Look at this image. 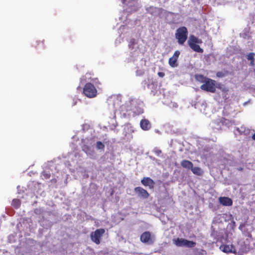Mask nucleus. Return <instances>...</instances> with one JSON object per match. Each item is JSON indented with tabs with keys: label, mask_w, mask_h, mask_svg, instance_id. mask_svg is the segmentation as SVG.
Wrapping results in <instances>:
<instances>
[{
	"label": "nucleus",
	"mask_w": 255,
	"mask_h": 255,
	"mask_svg": "<svg viewBox=\"0 0 255 255\" xmlns=\"http://www.w3.org/2000/svg\"><path fill=\"white\" fill-rule=\"evenodd\" d=\"M219 249L221 251L226 254H237L236 248L233 245H222Z\"/></svg>",
	"instance_id": "nucleus-7"
},
{
	"label": "nucleus",
	"mask_w": 255,
	"mask_h": 255,
	"mask_svg": "<svg viewBox=\"0 0 255 255\" xmlns=\"http://www.w3.org/2000/svg\"><path fill=\"white\" fill-rule=\"evenodd\" d=\"M236 130L240 134L247 135L249 133V129L246 128L245 127L242 126L240 128H236Z\"/></svg>",
	"instance_id": "nucleus-16"
},
{
	"label": "nucleus",
	"mask_w": 255,
	"mask_h": 255,
	"mask_svg": "<svg viewBox=\"0 0 255 255\" xmlns=\"http://www.w3.org/2000/svg\"><path fill=\"white\" fill-rule=\"evenodd\" d=\"M252 138L255 140V133L253 135Z\"/></svg>",
	"instance_id": "nucleus-31"
},
{
	"label": "nucleus",
	"mask_w": 255,
	"mask_h": 255,
	"mask_svg": "<svg viewBox=\"0 0 255 255\" xmlns=\"http://www.w3.org/2000/svg\"><path fill=\"white\" fill-rule=\"evenodd\" d=\"M105 232V230L104 229L100 228L97 229L95 232L91 233L90 238L91 240L97 245L100 244L101 238Z\"/></svg>",
	"instance_id": "nucleus-6"
},
{
	"label": "nucleus",
	"mask_w": 255,
	"mask_h": 255,
	"mask_svg": "<svg viewBox=\"0 0 255 255\" xmlns=\"http://www.w3.org/2000/svg\"><path fill=\"white\" fill-rule=\"evenodd\" d=\"M255 53L253 52H250L247 55V58L248 60L250 61V65L254 66L255 64Z\"/></svg>",
	"instance_id": "nucleus-17"
},
{
	"label": "nucleus",
	"mask_w": 255,
	"mask_h": 255,
	"mask_svg": "<svg viewBox=\"0 0 255 255\" xmlns=\"http://www.w3.org/2000/svg\"><path fill=\"white\" fill-rule=\"evenodd\" d=\"M135 43V39L134 38L130 39L128 45L129 48L133 49Z\"/></svg>",
	"instance_id": "nucleus-25"
},
{
	"label": "nucleus",
	"mask_w": 255,
	"mask_h": 255,
	"mask_svg": "<svg viewBox=\"0 0 255 255\" xmlns=\"http://www.w3.org/2000/svg\"><path fill=\"white\" fill-rule=\"evenodd\" d=\"M123 3H125L127 0H121Z\"/></svg>",
	"instance_id": "nucleus-32"
},
{
	"label": "nucleus",
	"mask_w": 255,
	"mask_h": 255,
	"mask_svg": "<svg viewBox=\"0 0 255 255\" xmlns=\"http://www.w3.org/2000/svg\"><path fill=\"white\" fill-rule=\"evenodd\" d=\"M33 46L36 48H38L39 46H41L42 48H44V42L43 41H36L33 44Z\"/></svg>",
	"instance_id": "nucleus-21"
},
{
	"label": "nucleus",
	"mask_w": 255,
	"mask_h": 255,
	"mask_svg": "<svg viewBox=\"0 0 255 255\" xmlns=\"http://www.w3.org/2000/svg\"><path fill=\"white\" fill-rule=\"evenodd\" d=\"M84 95L89 98H93L97 95V90L94 85L90 82L86 83L83 89Z\"/></svg>",
	"instance_id": "nucleus-3"
},
{
	"label": "nucleus",
	"mask_w": 255,
	"mask_h": 255,
	"mask_svg": "<svg viewBox=\"0 0 255 255\" xmlns=\"http://www.w3.org/2000/svg\"><path fill=\"white\" fill-rule=\"evenodd\" d=\"M82 150L86 153H88V152H89V151L90 150V147L85 144H83L82 146Z\"/></svg>",
	"instance_id": "nucleus-24"
},
{
	"label": "nucleus",
	"mask_w": 255,
	"mask_h": 255,
	"mask_svg": "<svg viewBox=\"0 0 255 255\" xmlns=\"http://www.w3.org/2000/svg\"><path fill=\"white\" fill-rule=\"evenodd\" d=\"M96 148L98 149H104L105 148V145L100 141H98L96 142Z\"/></svg>",
	"instance_id": "nucleus-23"
},
{
	"label": "nucleus",
	"mask_w": 255,
	"mask_h": 255,
	"mask_svg": "<svg viewBox=\"0 0 255 255\" xmlns=\"http://www.w3.org/2000/svg\"><path fill=\"white\" fill-rule=\"evenodd\" d=\"M43 175L46 179L49 178L50 176V174L47 173H43Z\"/></svg>",
	"instance_id": "nucleus-28"
},
{
	"label": "nucleus",
	"mask_w": 255,
	"mask_h": 255,
	"mask_svg": "<svg viewBox=\"0 0 255 255\" xmlns=\"http://www.w3.org/2000/svg\"><path fill=\"white\" fill-rule=\"evenodd\" d=\"M77 89H81V87H80V86H79V87H78Z\"/></svg>",
	"instance_id": "nucleus-33"
},
{
	"label": "nucleus",
	"mask_w": 255,
	"mask_h": 255,
	"mask_svg": "<svg viewBox=\"0 0 255 255\" xmlns=\"http://www.w3.org/2000/svg\"><path fill=\"white\" fill-rule=\"evenodd\" d=\"M195 77L197 81L200 83H203V84L207 80V79H208L207 77H205L204 76L201 74H196L195 75Z\"/></svg>",
	"instance_id": "nucleus-19"
},
{
	"label": "nucleus",
	"mask_w": 255,
	"mask_h": 255,
	"mask_svg": "<svg viewBox=\"0 0 255 255\" xmlns=\"http://www.w3.org/2000/svg\"><path fill=\"white\" fill-rule=\"evenodd\" d=\"M134 191L137 194L138 197L142 199H147L149 196L148 192L141 187H136L134 188Z\"/></svg>",
	"instance_id": "nucleus-8"
},
{
	"label": "nucleus",
	"mask_w": 255,
	"mask_h": 255,
	"mask_svg": "<svg viewBox=\"0 0 255 255\" xmlns=\"http://www.w3.org/2000/svg\"><path fill=\"white\" fill-rule=\"evenodd\" d=\"M141 183L144 186H148L151 189H153L155 184L154 181L150 177H143Z\"/></svg>",
	"instance_id": "nucleus-10"
},
{
	"label": "nucleus",
	"mask_w": 255,
	"mask_h": 255,
	"mask_svg": "<svg viewBox=\"0 0 255 255\" xmlns=\"http://www.w3.org/2000/svg\"><path fill=\"white\" fill-rule=\"evenodd\" d=\"M82 80H84L85 82L87 81H90V82H93L95 84H96L97 82L96 80H98L97 78H92L91 76V74L90 73H87L81 79Z\"/></svg>",
	"instance_id": "nucleus-14"
},
{
	"label": "nucleus",
	"mask_w": 255,
	"mask_h": 255,
	"mask_svg": "<svg viewBox=\"0 0 255 255\" xmlns=\"http://www.w3.org/2000/svg\"><path fill=\"white\" fill-rule=\"evenodd\" d=\"M216 81L208 78L204 84L200 86V88L202 90L213 93L216 90Z\"/></svg>",
	"instance_id": "nucleus-5"
},
{
	"label": "nucleus",
	"mask_w": 255,
	"mask_h": 255,
	"mask_svg": "<svg viewBox=\"0 0 255 255\" xmlns=\"http://www.w3.org/2000/svg\"><path fill=\"white\" fill-rule=\"evenodd\" d=\"M140 239L142 243H149L151 240L150 233L148 231L144 232L141 235Z\"/></svg>",
	"instance_id": "nucleus-12"
},
{
	"label": "nucleus",
	"mask_w": 255,
	"mask_h": 255,
	"mask_svg": "<svg viewBox=\"0 0 255 255\" xmlns=\"http://www.w3.org/2000/svg\"><path fill=\"white\" fill-rule=\"evenodd\" d=\"M154 152L155 153V154L156 155L159 156L160 155V154L161 153L162 151L160 149H159L156 148L154 149Z\"/></svg>",
	"instance_id": "nucleus-26"
},
{
	"label": "nucleus",
	"mask_w": 255,
	"mask_h": 255,
	"mask_svg": "<svg viewBox=\"0 0 255 255\" xmlns=\"http://www.w3.org/2000/svg\"><path fill=\"white\" fill-rule=\"evenodd\" d=\"M191 171L192 172L196 175H202L203 174V171L201 169V168L199 167H193L192 166V168H191Z\"/></svg>",
	"instance_id": "nucleus-18"
},
{
	"label": "nucleus",
	"mask_w": 255,
	"mask_h": 255,
	"mask_svg": "<svg viewBox=\"0 0 255 255\" xmlns=\"http://www.w3.org/2000/svg\"><path fill=\"white\" fill-rule=\"evenodd\" d=\"M188 31L185 26H181L177 29L175 36L180 45H183L188 38Z\"/></svg>",
	"instance_id": "nucleus-1"
},
{
	"label": "nucleus",
	"mask_w": 255,
	"mask_h": 255,
	"mask_svg": "<svg viewBox=\"0 0 255 255\" xmlns=\"http://www.w3.org/2000/svg\"><path fill=\"white\" fill-rule=\"evenodd\" d=\"M221 204L224 206H231L233 205V201L229 197H221L219 198Z\"/></svg>",
	"instance_id": "nucleus-11"
},
{
	"label": "nucleus",
	"mask_w": 255,
	"mask_h": 255,
	"mask_svg": "<svg viewBox=\"0 0 255 255\" xmlns=\"http://www.w3.org/2000/svg\"><path fill=\"white\" fill-rule=\"evenodd\" d=\"M96 82H97V83H96V84H95L96 85H97L101 84V83H100V82L99 81V80H98H98H96Z\"/></svg>",
	"instance_id": "nucleus-29"
},
{
	"label": "nucleus",
	"mask_w": 255,
	"mask_h": 255,
	"mask_svg": "<svg viewBox=\"0 0 255 255\" xmlns=\"http://www.w3.org/2000/svg\"><path fill=\"white\" fill-rule=\"evenodd\" d=\"M181 165L184 168L191 169V168L192 167V166H193V164L192 162L189 160H183L181 162Z\"/></svg>",
	"instance_id": "nucleus-15"
},
{
	"label": "nucleus",
	"mask_w": 255,
	"mask_h": 255,
	"mask_svg": "<svg viewBox=\"0 0 255 255\" xmlns=\"http://www.w3.org/2000/svg\"><path fill=\"white\" fill-rule=\"evenodd\" d=\"M238 170L239 171H242L243 170V168L242 167H240L238 168Z\"/></svg>",
	"instance_id": "nucleus-30"
},
{
	"label": "nucleus",
	"mask_w": 255,
	"mask_h": 255,
	"mask_svg": "<svg viewBox=\"0 0 255 255\" xmlns=\"http://www.w3.org/2000/svg\"><path fill=\"white\" fill-rule=\"evenodd\" d=\"M173 243L177 247H185L189 248H194L196 245L195 242L179 238L174 239L173 240Z\"/></svg>",
	"instance_id": "nucleus-4"
},
{
	"label": "nucleus",
	"mask_w": 255,
	"mask_h": 255,
	"mask_svg": "<svg viewBox=\"0 0 255 255\" xmlns=\"http://www.w3.org/2000/svg\"><path fill=\"white\" fill-rule=\"evenodd\" d=\"M228 74V71H218L216 73V76L219 78H222L226 75H227Z\"/></svg>",
	"instance_id": "nucleus-22"
},
{
	"label": "nucleus",
	"mask_w": 255,
	"mask_h": 255,
	"mask_svg": "<svg viewBox=\"0 0 255 255\" xmlns=\"http://www.w3.org/2000/svg\"><path fill=\"white\" fill-rule=\"evenodd\" d=\"M189 47L194 51L198 53H203V49L201 48L200 46L197 44L202 43V40L199 39L193 35H191L189 36V39L187 41Z\"/></svg>",
	"instance_id": "nucleus-2"
},
{
	"label": "nucleus",
	"mask_w": 255,
	"mask_h": 255,
	"mask_svg": "<svg viewBox=\"0 0 255 255\" xmlns=\"http://www.w3.org/2000/svg\"><path fill=\"white\" fill-rule=\"evenodd\" d=\"M140 127L143 130H148L151 127V123L147 119H142L140 122Z\"/></svg>",
	"instance_id": "nucleus-13"
},
{
	"label": "nucleus",
	"mask_w": 255,
	"mask_h": 255,
	"mask_svg": "<svg viewBox=\"0 0 255 255\" xmlns=\"http://www.w3.org/2000/svg\"><path fill=\"white\" fill-rule=\"evenodd\" d=\"M180 54V52L178 50H176L174 53L173 55L169 58L168 63L171 67H175L177 66L178 64H177V61Z\"/></svg>",
	"instance_id": "nucleus-9"
},
{
	"label": "nucleus",
	"mask_w": 255,
	"mask_h": 255,
	"mask_svg": "<svg viewBox=\"0 0 255 255\" xmlns=\"http://www.w3.org/2000/svg\"><path fill=\"white\" fill-rule=\"evenodd\" d=\"M157 74L160 77H163L165 76V73L162 72H159Z\"/></svg>",
	"instance_id": "nucleus-27"
},
{
	"label": "nucleus",
	"mask_w": 255,
	"mask_h": 255,
	"mask_svg": "<svg viewBox=\"0 0 255 255\" xmlns=\"http://www.w3.org/2000/svg\"><path fill=\"white\" fill-rule=\"evenodd\" d=\"M21 204V202L18 199H14L11 202V205L15 208H18Z\"/></svg>",
	"instance_id": "nucleus-20"
}]
</instances>
